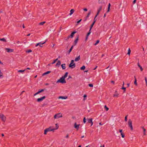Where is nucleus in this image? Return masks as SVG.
<instances>
[{
  "mask_svg": "<svg viewBox=\"0 0 147 147\" xmlns=\"http://www.w3.org/2000/svg\"><path fill=\"white\" fill-rule=\"evenodd\" d=\"M79 34L77 36V38L74 41V45H76V44L77 43V42H78V40L79 39Z\"/></svg>",
  "mask_w": 147,
  "mask_h": 147,
  "instance_id": "8",
  "label": "nucleus"
},
{
  "mask_svg": "<svg viewBox=\"0 0 147 147\" xmlns=\"http://www.w3.org/2000/svg\"><path fill=\"white\" fill-rule=\"evenodd\" d=\"M81 20H82V19H81L80 20H78V21L77 22V23L78 24H79V23H80L81 22Z\"/></svg>",
  "mask_w": 147,
  "mask_h": 147,
  "instance_id": "51",
  "label": "nucleus"
},
{
  "mask_svg": "<svg viewBox=\"0 0 147 147\" xmlns=\"http://www.w3.org/2000/svg\"><path fill=\"white\" fill-rule=\"evenodd\" d=\"M92 118H90L89 119H88V123H90L92 122Z\"/></svg>",
  "mask_w": 147,
  "mask_h": 147,
  "instance_id": "24",
  "label": "nucleus"
},
{
  "mask_svg": "<svg viewBox=\"0 0 147 147\" xmlns=\"http://www.w3.org/2000/svg\"><path fill=\"white\" fill-rule=\"evenodd\" d=\"M127 115L126 116L125 118V121H127Z\"/></svg>",
  "mask_w": 147,
  "mask_h": 147,
  "instance_id": "44",
  "label": "nucleus"
},
{
  "mask_svg": "<svg viewBox=\"0 0 147 147\" xmlns=\"http://www.w3.org/2000/svg\"><path fill=\"white\" fill-rule=\"evenodd\" d=\"M25 70H19L18 71V72H20V73H22L23 72H24V71Z\"/></svg>",
  "mask_w": 147,
  "mask_h": 147,
  "instance_id": "33",
  "label": "nucleus"
},
{
  "mask_svg": "<svg viewBox=\"0 0 147 147\" xmlns=\"http://www.w3.org/2000/svg\"><path fill=\"white\" fill-rule=\"evenodd\" d=\"M84 97V100H85V98L86 97H87V95L86 94H84V96H83Z\"/></svg>",
  "mask_w": 147,
  "mask_h": 147,
  "instance_id": "46",
  "label": "nucleus"
},
{
  "mask_svg": "<svg viewBox=\"0 0 147 147\" xmlns=\"http://www.w3.org/2000/svg\"><path fill=\"white\" fill-rule=\"evenodd\" d=\"M111 83H112L113 84H114L115 83L114 81H113V80H112L111 81Z\"/></svg>",
  "mask_w": 147,
  "mask_h": 147,
  "instance_id": "61",
  "label": "nucleus"
},
{
  "mask_svg": "<svg viewBox=\"0 0 147 147\" xmlns=\"http://www.w3.org/2000/svg\"><path fill=\"white\" fill-rule=\"evenodd\" d=\"M46 40L44 42L42 43H41V42H40L39 43H37L36 45V47H37L38 46V45H39V46L40 47H42V46H41V45H40V44H41V45H43V44H44L46 42Z\"/></svg>",
  "mask_w": 147,
  "mask_h": 147,
  "instance_id": "11",
  "label": "nucleus"
},
{
  "mask_svg": "<svg viewBox=\"0 0 147 147\" xmlns=\"http://www.w3.org/2000/svg\"><path fill=\"white\" fill-rule=\"evenodd\" d=\"M86 119L85 117H84L83 119V122L84 123H86Z\"/></svg>",
  "mask_w": 147,
  "mask_h": 147,
  "instance_id": "37",
  "label": "nucleus"
},
{
  "mask_svg": "<svg viewBox=\"0 0 147 147\" xmlns=\"http://www.w3.org/2000/svg\"><path fill=\"white\" fill-rule=\"evenodd\" d=\"M88 36H86V39H85V40H86V41L87 39H88Z\"/></svg>",
  "mask_w": 147,
  "mask_h": 147,
  "instance_id": "64",
  "label": "nucleus"
},
{
  "mask_svg": "<svg viewBox=\"0 0 147 147\" xmlns=\"http://www.w3.org/2000/svg\"><path fill=\"white\" fill-rule=\"evenodd\" d=\"M128 125L129 126L131 130H133V127L132 125V122L130 119H129L128 121Z\"/></svg>",
  "mask_w": 147,
  "mask_h": 147,
  "instance_id": "4",
  "label": "nucleus"
},
{
  "mask_svg": "<svg viewBox=\"0 0 147 147\" xmlns=\"http://www.w3.org/2000/svg\"><path fill=\"white\" fill-rule=\"evenodd\" d=\"M69 67L72 69L76 67V65L75 63H73V64H70L69 65Z\"/></svg>",
  "mask_w": 147,
  "mask_h": 147,
  "instance_id": "7",
  "label": "nucleus"
},
{
  "mask_svg": "<svg viewBox=\"0 0 147 147\" xmlns=\"http://www.w3.org/2000/svg\"><path fill=\"white\" fill-rule=\"evenodd\" d=\"M119 132L121 133H123L122 132V129H119Z\"/></svg>",
  "mask_w": 147,
  "mask_h": 147,
  "instance_id": "55",
  "label": "nucleus"
},
{
  "mask_svg": "<svg viewBox=\"0 0 147 147\" xmlns=\"http://www.w3.org/2000/svg\"><path fill=\"white\" fill-rule=\"evenodd\" d=\"M74 46V45H73L72 46L69 50L67 51L68 54H69L70 52H71L72 50L73 49Z\"/></svg>",
  "mask_w": 147,
  "mask_h": 147,
  "instance_id": "13",
  "label": "nucleus"
},
{
  "mask_svg": "<svg viewBox=\"0 0 147 147\" xmlns=\"http://www.w3.org/2000/svg\"><path fill=\"white\" fill-rule=\"evenodd\" d=\"M62 117V115L61 113H58L56 114L54 117V119H58Z\"/></svg>",
  "mask_w": 147,
  "mask_h": 147,
  "instance_id": "3",
  "label": "nucleus"
},
{
  "mask_svg": "<svg viewBox=\"0 0 147 147\" xmlns=\"http://www.w3.org/2000/svg\"><path fill=\"white\" fill-rule=\"evenodd\" d=\"M88 86L90 87H93V84H88Z\"/></svg>",
  "mask_w": 147,
  "mask_h": 147,
  "instance_id": "43",
  "label": "nucleus"
},
{
  "mask_svg": "<svg viewBox=\"0 0 147 147\" xmlns=\"http://www.w3.org/2000/svg\"><path fill=\"white\" fill-rule=\"evenodd\" d=\"M45 98H46V96H44L42 97H41L40 98H38L37 99V101L38 102H40L42 101Z\"/></svg>",
  "mask_w": 147,
  "mask_h": 147,
  "instance_id": "6",
  "label": "nucleus"
},
{
  "mask_svg": "<svg viewBox=\"0 0 147 147\" xmlns=\"http://www.w3.org/2000/svg\"><path fill=\"white\" fill-rule=\"evenodd\" d=\"M95 23V21L94 22H93L92 23V24H91V25L90 26V30H91V29H92V27H93L94 25V24Z\"/></svg>",
  "mask_w": 147,
  "mask_h": 147,
  "instance_id": "20",
  "label": "nucleus"
},
{
  "mask_svg": "<svg viewBox=\"0 0 147 147\" xmlns=\"http://www.w3.org/2000/svg\"><path fill=\"white\" fill-rule=\"evenodd\" d=\"M74 60H71V63H70V64H73V63H74Z\"/></svg>",
  "mask_w": 147,
  "mask_h": 147,
  "instance_id": "48",
  "label": "nucleus"
},
{
  "mask_svg": "<svg viewBox=\"0 0 147 147\" xmlns=\"http://www.w3.org/2000/svg\"><path fill=\"white\" fill-rule=\"evenodd\" d=\"M144 79L146 82V86H147V78L146 77H145Z\"/></svg>",
  "mask_w": 147,
  "mask_h": 147,
  "instance_id": "40",
  "label": "nucleus"
},
{
  "mask_svg": "<svg viewBox=\"0 0 147 147\" xmlns=\"http://www.w3.org/2000/svg\"><path fill=\"white\" fill-rule=\"evenodd\" d=\"M100 11H99V10H98V11H97V15H98V14H99L100 12Z\"/></svg>",
  "mask_w": 147,
  "mask_h": 147,
  "instance_id": "60",
  "label": "nucleus"
},
{
  "mask_svg": "<svg viewBox=\"0 0 147 147\" xmlns=\"http://www.w3.org/2000/svg\"><path fill=\"white\" fill-rule=\"evenodd\" d=\"M0 40L3 41V42H7V41L4 38H0Z\"/></svg>",
  "mask_w": 147,
  "mask_h": 147,
  "instance_id": "25",
  "label": "nucleus"
},
{
  "mask_svg": "<svg viewBox=\"0 0 147 147\" xmlns=\"http://www.w3.org/2000/svg\"><path fill=\"white\" fill-rule=\"evenodd\" d=\"M69 134H67V135L66 136H65V138H69Z\"/></svg>",
  "mask_w": 147,
  "mask_h": 147,
  "instance_id": "53",
  "label": "nucleus"
},
{
  "mask_svg": "<svg viewBox=\"0 0 147 147\" xmlns=\"http://www.w3.org/2000/svg\"><path fill=\"white\" fill-rule=\"evenodd\" d=\"M74 10L73 9H71L70 11V13L69 14L70 15H72L74 12Z\"/></svg>",
  "mask_w": 147,
  "mask_h": 147,
  "instance_id": "19",
  "label": "nucleus"
},
{
  "mask_svg": "<svg viewBox=\"0 0 147 147\" xmlns=\"http://www.w3.org/2000/svg\"><path fill=\"white\" fill-rule=\"evenodd\" d=\"M61 63L60 61V60H58L57 61V63H56V66H59L61 65Z\"/></svg>",
  "mask_w": 147,
  "mask_h": 147,
  "instance_id": "21",
  "label": "nucleus"
},
{
  "mask_svg": "<svg viewBox=\"0 0 147 147\" xmlns=\"http://www.w3.org/2000/svg\"><path fill=\"white\" fill-rule=\"evenodd\" d=\"M138 65L140 68V69L141 71H142L143 70V69L142 68V66L140 65L139 63H138Z\"/></svg>",
  "mask_w": 147,
  "mask_h": 147,
  "instance_id": "23",
  "label": "nucleus"
},
{
  "mask_svg": "<svg viewBox=\"0 0 147 147\" xmlns=\"http://www.w3.org/2000/svg\"><path fill=\"white\" fill-rule=\"evenodd\" d=\"M80 59V55H79L76 58L75 61H78Z\"/></svg>",
  "mask_w": 147,
  "mask_h": 147,
  "instance_id": "17",
  "label": "nucleus"
},
{
  "mask_svg": "<svg viewBox=\"0 0 147 147\" xmlns=\"http://www.w3.org/2000/svg\"><path fill=\"white\" fill-rule=\"evenodd\" d=\"M100 11H99V10H98V11H97V15H98V14H99L100 12Z\"/></svg>",
  "mask_w": 147,
  "mask_h": 147,
  "instance_id": "59",
  "label": "nucleus"
},
{
  "mask_svg": "<svg viewBox=\"0 0 147 147\" xmlns=\"http://www.w3.org/2000/svg\"><path fill=\"white\" fill-rule=\"evenodd\" d=\"M5 49L7 51L8 53L13 52L14 51L13 49H10L9 48H6Z\"/></svg>",
  "mask_w": 147,
  "mask_h": 147,
  "instance_id": "10",
  "label": "nucleus"
},
{
  "mask_svg": "<svg viewBox=\"0 0 147 147\" xmlns=\"http://www.w3.org/2000/svg\"><path fill=\"white\" fill-rule=\"evenodd\" d=\"M76 32H77L76 31H73L72 32L71 34L69 35L71 38H72L73 37L74 34L76 33Z\"/></svg>",
  "mask_w": 147,
  "mask_h": 147,
  "instance_id": "14",
  "label": "nucleus"
},
{
  "mask_svg": "<svg viewBox=\"0 0 147 147\" xmlns=\"http://www.w3.org/2000/svg\"><path fill=\"white\" fill-rule=\"evenodd\" d=\"M0 118L3 122H4L5 121L6 117L3 114H0Z\"/></svg>",
  "mask_w": 147,
  "mask_h": 147,
  "instance_id": "5",
  "label": "nucleus"
},
{
  "mask_svg": "<svg viewBox=\"0 0 147 147\" xmlns=\"http://www.w3.org/2000/svg\"><path fill=\"white\" fill-rule=\"evenodd\" d=\"M39 93H39V92L38 91L37 92H36V93H35L34 94V96H35L37 94H39Z\"/></svg>",
  "mask_w": 147,
  "mask_h": 147,
  "instance_id": "50",
  "label": "nucleus"
},
{
  "mask_svg": "<svg viewBox=\"0 0 147 147\" xmlns=\"http://www.w3.org/2000/svg\"><path fill=\"white\" fill-rule=\"evenodd\" d=\"M58 59L57 58L56 59L54 60L53 61V62L51 63V64H53L55 63L56 62V61L58 60Z\"/></svg>",
  "mask_w": 147,
  "mask_h": 147,
  "instance_id": "35",
  "label": "nucleus"
},
{
  "mask_svg": "<svg viewBox=\"0 0 147 147\" xmlns=\"http://www.w3.org/2000/svg\"><path fill=\"white\" fill-rule=\"evenodd\" d=\"M80 125V124H77L76 123L74 124V127L77 130H78L79 128V126Z\"/></svg>",
  "mask_w": 147,
  "mask_h": 147,
  "instance_id": "9",
  "label": "nucleus"
},
{
  "mask_svg": "<svg viewBox=\"0 0 147 147\" xmlns=\"http://www.w3.org/2000/svg\"><path fill=\"white\" fill-rule=\"evenodd\" d=\"M65 79L63 77H62L59 79L57 81V83H60L62 84H65L66 83V81Z\"/></svg>",
  "mask_w": 147,
  "mask_h": 147,
  "instance_id": "2",
  "label": "nucleus"
},
{
  "mask_svg": "<svg viewBox=\"0 0 147 147\" xmlns=\"http://www.w3.org/2000/svg\"><path fill=\"white\" fill-rule=\"evenodd\" d=\"M131 51L130 50V49H129H129L128 50V53H127V54H128L129 55L130 53H131Z\"/></svg>",
  "mask_w": 147,
  "mask_h": 147,
  "instance_id": "38",
  "label": "nucleus"
},
{
  "mask_svg": "<svg viewBox=\"0 0 147 147\" xmlns=\"http://www.w3.org/2000/svg\"><path fill=\"white\" fill-rule=\"evenodd\" d=\"M129 85H130V84L129 83L127 84V87H129Z\"/></svg>",
  "mask_w": 147,
  "mask_h": 147,
  "instance_id": "63",
  "label": "nucleus"
},
{
  "mask_svg": "<svg viewBox=\"0 0 147 147\" xmlns=\"http://www.w3.org/2000/svg\"><path fill=\"white\" fill-rule=\"evenodd\" d=\"M51 72V71H47L46 72V74H49Z\"/></svg>",
  "mask_w": 147,
  "mask_h": 147,
  "instance_id": "49",
  "label": "nucleus"
},
{
  "mask_svg": "<svg viewBox=\"0 0 147 147\" xmlns=\"http://www.w3.org/2000/svg\"><path fill=\"white\" fill-rule=\"evenodd\" d=\"M70 37H71L69 35V36H68V37H67V39H66V40H68V39H69Z\"/></svg>",
  "mask_w": 147,
  "mask_h": 147,
  "instance_id": "56",
  "label": "nucleus"
},
{
  "mask_svg": "<svg viewBox=\"0 0 147 147\" xmlns=\"http://www.w3.org/2000/svg\"><path fill=\"white\" fill-rule=\"evenodd\" d=\"M70 37H71L69 35V36H68V37H67V39H66V40H68V39H69Z\"/></svg>",
  "mask_w": 147,
  "mask_h": 147,
  "instance_id": "57",
  "label": "nucleus"
},
{
  "mask_svg": "<svg viewBox=\"0 0 147 147\" xmlns=\"http://www.w3.org/2000/svg\"><path fill=\"white\" fill-rule=\"evenodd\" d=\"M83 10L84 11H87V9L86 8H85Z\"/></svg>",
  "mask_w": 147,
  "mask_h": 147,
  "instance_id": "54",
  "label": "nucleus"
},
{
  "mask_svg": "<svg viewBox=\"0 0 147 147\" xmlns=\"http://www.w3.org/2000/svg\"><path fill=\"white\" fill-rule=\"evenodd\" d=\"M19 43H22L21 42H20L19 41H18L17 42V43L19 44Z\"/></svg>",
  "mask_w": 147,
  "mask_h": 147,
  "instance_id": "62",
  "label": "nucleus"
},
{
  "mask_svg": "<svg viewBox=\"0 0 147 147\" xmlns=\"http://www.w3.org/2000/svg\"><path fill=\"white\" fill-rule=\"evenodd\" d=\"M45 22H45V21L41 22L39 23V24L40 25H43L44 24H45Z\"/></svg>",
  "mask_w": 147,
  "mask_h": 147,
  "instance_id": "29",
  "label": "nucleus"
},
{
  "mask_svg": "<svg viewBox=\"0 0 147 147\" xmlns=\"http://www.w3.org/2000/svg\"><path fill=\"white\" fill-rule=\"evenodd\" d=\"M70 37H71L69 35V36H68V37H67V39H66V40H68V39H69Z\"/></svg>",
  "mask_w": 147,
  "mask_h": 147,
  "instance_id": "58",
  "label": "nucleus"
},
{
  "mask_svg": "<svg viewBox=\"0 0 147 147\" xmlns=\"http://www.w3.org/2000/svg\"><path fill=\"white\" fill-rule=\"evenodd\" d=\"M110 6H111V4L110 3H109L108 5V9L107 11V13L108 12L110 11Z\"/></svg>",
  "mask_w": 147,
  "mask_h": 147,
  "instance_id": "16",
  "label": "nucleus"
},
{
  "mask_svg": "<svg viewBox=\"0 0 147 147\" xmlns=\"http://www.w3.org/2000/svg\"><path fill=\"white\" fill-rule=\"evenodd\" d=\"M100 41L99 40H96V42L94 44V45H96L98 44L99 42Z\"/></svg>",
  "mask_w": 147,
  "mask_h": 147,
  "instance_id": "32",
  "label": "nucleus"
},
{
  "mask_svg": "<svg viewBox=\"0 0 147 147\" xmlns=\"http://www.w3.org/2000/svg\"><path fill=\"white\" fill-rule=\"evenodd\" d=\"M45 90L44 89H39L38 90V91L39 92V93H40L42 92H43Z\"/></svg>",
  "mask_w": 147,
  "mask_h": 147,
  "instance_id": "36",
  "label": "nucleus"
},
{
  "mask_svg": "<svg viewBox=\"0 0 147 147\" xmlns=\"http://www.w3.org/2000/svg\"><path fill=\"white\" fill-rule=\"evenodd\" d=\"M56 126V129H57L59 128V126L58 125V124L57 123H56L55 124Z\"/></svg>",
  "mask_w": 147,
  "mask_h": 147,
  "instance_id": "42",
  "label": "nucleus"
},
{
  "mask_svg": "<svg viewBox=\"0 0 147 147\" xmlns=\"http://www.w3.org/2000/svg\"><path fill=\"white\" fill-rule=\"evenodd\" d=\"M65 63L62 64L61 65V67H62V69H65Z\"/></svg>",
  "mask_w": 147,
  "mask_h": 147,
  "instance_id": "18",
  "label": "nucleus"
},
{
  "mask_svg": "<svg viewBox=\"0 0 147 147\" xmlns=\"http://www.w3.org/2000/svg\"><path fill=\"white\" fill-rule=\"evenodd\" d=\"M134 78H135V80L134 81V84L136 85V86H137V79L136 78L135 76H134Z\"/></svg>",
  "mask_w": 147,
  "mask_h": 147,
  "instance_id": "26",
  "label": "nucleus"
},
{
  "mask_svg": "<svg viewBox=\"0 0 147 147\" xmlns=\"http://www.w3.org/2000/svg\"><path fill=\"white\" fill-rule=\"evenodd\" d=\"M91 13V11L90 10L89 11L88 13L87 14V16H89V15H90V14Z\"/></svg>",
  "mask_w": 147,
  "mask_h": 147,
  "instance_id": "45",
  "label": "nucleus"
},
{
  "mask_svg": "<svg viewBox=\"0 0 147 147\" xmlns=\"http://www.w3.org/2000/svg\"><path fill=\"white\" fill-rule=\"evenodd\" d=\"M91 30H89L88 32V33H87V34H86V36H88L90 35V34L91 32Z\"/></svg>",
  "mask_w": 147,
  "mask_h": 147,
  "instance_id": "28",
  "label": "nucleus"
},
{
  "mask_svg": "<svg viewBox=\"0 0 147 147\" xmlns=\"http://www.w3.org/2000/svg\"><path fill=\"white\" fill-rule=\"evenodd\" d=\"M26 52L28 53H30L32 52V50L31 49H29Z\"/></svg>",
  "mask_w": 147,
  "mask_h": 147,
  "instance_id": "41",
  "label": "nucleus"
},
{
  "mask_svg": "<svg viewBox=\"0 0 147 147\" xmlns=\"http://www.w3.org/2000/svg\"><path fill=\"white\" fill-rule=\"evenodd\" d=\"M119 94L117 93V91H115V93L113 94V96L114 97H117L118 96Z\"/></svg>",
  "mask_w": 147,
  "mask_h": 147,
  "instance_id": "12",
  "label": "nucleus"
},
{
  "mask_svg": "<svg viewBox=\"0 0 147 147\" xmlns=\"http://www.w3.org/2000/svg\"><path fill=\"white\" fill-rule=\"evenodd\" d=\"M123 90V92H124L126 90V88L124 87V86H122L121 88Z\"/></svg>",
  "mask_w": 147,
  "mask_h": 147,
  "instance_id": "30",
  "label": "nucleus"
},
{
  "mask_svg": "<svg viewBox=\"0 0 147 147\" xmlns=\"http://www.w3.org/2000/svg\"><path fill=\"white\" fill-rule=\"evenodd\" d=\"M67 96H60L59 97V98L64 99L67 98Z\"/></svg>",
  "mask_w": 147,
  "mask_h": 147,
  "instance_id": "15",
  "label": "nucleus"
},
{
  "mask_svg": "<svg viewBox=\"0 0 147 147\" xmlns=\"http://www.w3.org/2000/svg\"><path fill=\"white\" fill-rule=\"evenodd\" d=\"M104 108L107 111L109 110V108L107 107L106 105L105 106Z\"/></svg>",
  "mask_w": 147,
  "mask_h": 147,
  "instance_id": "31",
  "label": "nucleus"
},
{
  "mask_svg": "<svg viewBox=\"0 0 147 147\" xmlns=\"http://www.w3.org/2000/svg\"><path fill=\"white\" fill-rule=\"evenodd\" d=\"M137 0H134L133 1V4H134L135 3H136Z\"/></svg>",
  "mask_w": 147,
  "mask_h": 147,
  "instance_id": "52",
  "label": "nucleus"
},
{
  "mask_svg": "<svg viewBox=\"0 0 147 147\" xmlns=\"http://www.w3.org/2000/svg\"><path fill=\"white\" fill-rule=\"evenodd\" d=\"M85 66L84 65H83L80 68V69L82 70H83L85 69Z\"/></svg>",
  "mask_w": 147,
  "mask_h": 147,
  "instance_id": "27",
  "label": "nucleus"
},
{
  "mask_svg": "<svg viewBox=\"0 0 147 147\" xmlns=\"http://www.w3.org/2000/svg\"><path fill=\"white\" fill-rule=\"evenodd\" d=\"M55 129L54 128H52L51 127H50L49 128H47L44 130V134L46 135L48 132L50 131H54Z\"/></svg>",
  "mask_w": 147,
  "mask_h": 147,
  "instance_id": "1",
  "label": "nucleus"
},
{
  "mask_svg": "<svg viewBox=\"0 0 147 147\" xmlns=\"http://www.w3.org/2000/svg\"><path fill=\"white\" fill-rule=\"evenodd\" d=\"M68 74V72H66L65 73L64 75L62 77L65 79L67 77Z\"/></svg>",
  "mask_w": 147,
  "mask_h": 147,
  "instance_id": "22",
  "label": "nucleus"
},
{
  "mask_svg": "<svg viewBox=\"0 0 147 147\" xmlns=\"http://www.w3.org/2000/svg\"><path fill=\"white\" fill-rule=\"evenodd\" d=\"M121 137L123 138H124L125 137V135L123 132L121 133Z\"/></svg>",
  "mask_w": 147,
  "mask_h": 147,
  "instance_id": "39",
  "label": "nucleus"
},
{
  "mask_svg": "<svg viewBox=\"0 0 147 147\" xmlns=\"http://www.w3.org/2000/svg\"><path fill=\"white\" fill-rule=\"evenodd\" d=\"M142 129L143 130L144 134V135H146L145 131L146 129L143 127H142Z\"/></svg>",
  "mask_w": 147,
  "mask_h": 147,
  "instance_id": "34",
  "label": "nucleus"
},
{
  "mask_svg": "<svg viewBox=\"0 0 147 147\" xmlns=\"http://www.w3.org/2000/svg\"><path fill=\"white\" fill-rule=\"evenodd\" d=\"M102 9V6H100L99 7L98 10H99L100 11Z\"/></svg>",
  "mask_w": 147,
  "mask_h": 147,
  "instance_id": "47",
  "label": "nucleus"
}]
</instances>
